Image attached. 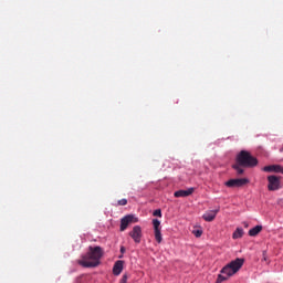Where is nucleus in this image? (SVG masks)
<instances>
[{
	"label": "nucleus",
	"mask_w": 283,
	"mask_h": 283,
	"mask_svg": "<svg viewBox=\"0 0 283 283\" xmlns=\"http://www.w3.org/2000/svg\"><path fill=\"white\" fill-rule=\"evenodd\" d=\"M101 258H103V248L90 247L88 252L77 260V264L84 269H96L101 264Z\"/></svg>",
	"instance_id": "1"
},
{
	"label": "nucleus",
	"mask_w": 283,
	"mask_h": 283,
	"mask_svg": "<svg viewBox=\"0 0 283 283\" xmlns=\"http://www.w3.org/2000/svg\"><path fill=\"white\" fill-rule=\"evenodd\" d=\"M243 167L249 169L258 167V158L253 157L248 150H241L237 155L235 164L232 165V168L237 171L238 176H242V174H244Z\"/></svg>",
	"instance_id": "2"
},
{
	"label": "nucleus",
	"mask_w": 283,
	"mask_h": 283,
	"mask_svg": "<svg viewBox=\"0 0 283 283\" xmlns=\"http://www.w3.org/2000/svg\"><path fill=\"white\" fill-rule=\"evenodd\" d=\"M242 266H244V259L237 258L235 260L231 261L226 266H223L220 273L221 275H224L227 280H229L230 277H233V275H235V273H238V271H240Z\"/></svg>",
	"instance_id": "3"
},
{
	"label": "nucleus",
	"mask_w": 283,
	"mask_h": 283,
	"mask_svg": "<svg viewBox=\"0 0 283 283\" xmlns=\"http://www.w3.org/2000/svg\"><path fill=\"white\" fill-rule=\"evenodd\" d=\"M282 177H277L275 175L268 176V189L269 191H277L282 189Z\"/></svg>",
	"instance_id": "4"
},
{
	"label": "nucleus",
	"mask_w": 283,
	"mask_h": 283,
	"mask_svg": "<svg viewBox=\"0 0 283 283\" xmlns=\"http://www.w3.org/2000/svg\"><path fill=\"white\" fill-rule=\"evenodd\" d=\"M138 222V218L134 214H128L122 218L119 231H126L129 224Z\"/></svg>",
	"instance_id": "5"
},
{
	"label": "nucleus",
	"mask_w": 283,
	"mask_h": 283,
	"mask_svg": "<svg viewBox=\"0 0 283 283\" xmlns=\"http://www.w3.org/2000/svg\"><path fill=\"white\" fill-rule=\"evenodd\" d=\"M129 235L133 238L136 244H140V240L143 238V229L140 228V226H135L129 232Z\"/></svg>",
	"instance_id": "6"
},
{
	"label": "nucleus",
	"mask_w": 283,
	"mask_h": 283,
	"mask_svg": "<svg viewBox=\"0 0 283 283\" xmlns=\"http://www.w3.org/2000/svg\"><path fill=\"white\" fill-rule=\"evenodd\" d=\"M247 182H249V179H230L226 182V187H244V185H247Z\"/></svg>",
	"instance_id": "7"
},
{
	"label": "nucleus",
	"mask_w": 283,
	"mask_h": 283,
	"mask_svg": "<svg viewBox=\"0 0 283 283\" xmlns=\"http://www.w3.org/2000/svg\"><path fill=\"white\" fill-rule=\"evenodd\" d=\"M263 171L268 174H283V167L280 165H270L263 167Z\"/></svg>",
	"instance_id": "8"
},
{
	"label": "nucleus",
	"mask_w": 283,
	"mask_h": 283,
	"mask_svg": "<svg viewBox=\"0 0 283 283\" xmlns=\"http://www.w3.org/2000/svg\"><path fill=\"white\" fill-rule=\"evenodd\" d=\"M125 266V261L123 260H118L114 263L113 266V275H120V273H123V269Z\"/></svg>",
	"instance_id": "9"
},
{
	"label": "nucleus",
	"mask_w": 283,
	"mask_h": 283,
	"mask_svg": "<svg viewBox=\"0 0 283 283\" xmlns=\"http://www.w3.org/2000/svg\"><path fill=\"white\" fill-rule=\"evenodd\" d=\"M196 191L195 188H189L187 190H177L175 191L174 196L175 198H187L188 196H191Z\"/></svg>",
	"instance_id": "10"
},
{
	"label": "nucleus",
	"mask_w": 283,
	"mask_h": 283,
	"mask_svg": "<svg viewBox=\"0 0 283 283\" xmlns=\"http://www.w3.org/2000/svg\"><path fill=\"white\" fill-rule=\"evenodd\" d=\"M218 211L219 210H210V211L206 212L202 216L203 220H206V222H213V220H216V216H218Z\"/></svg>",
	"instance_id": "11"
},
{
	"label": "nucleus",
	"mask_w": 283,
	"mask_h": 283,
	"mask_svg": "<svg viewBox=\"0 0 283 283\" xmlns=\"http://www.w3.org/2000/svg\"><path fill=\"white\" fill-rule=\"evenodd\" d=\"M261 231H262V226H256L249 230V235L251 238H255V235H258V233H260Z\"/></svg>",
	"instance_id": "12"
},
{
	"label": "nucleus",
	"mask_w": 283,
	"mask_h": 283,
	"mask_svg": "<svg viewBox=\"0 0 283 283\" xmlns=\"http://www.w3.org/2000/svg\"><path fill=\"white\" fill-rule=\"evenodd\" d=\"M244 235V230L242 228H237L232 234L233 240H240Z\"/></svg>",
	"instance_id": "13"
},
{
	"label": "nucleus",
	"mask_w": 283,
	"mask_h": 283,
	"mask_svg": "<svg viewBox=\"0 0 283 283\" xmlns=\"http://www.w3.org/2000/svg\"><path fill=\"white\" fill-rule=\"evenodd\" d=\"M154 233L156 242L160 244V242H163V233L160 232V230H154Z\"/></svg>",
	"instance_id": "14"
},
{
	"label": "nucleus",
	"mask_w": 283,
	"mask_h": 283,
	"mask_svg": "<svg viewBox=\"0 0 283 283\" xmlns=\"http://www.w3.org/2000/svg\"><path fill=\"white\" fill-rule=\"evenodd\" d=\"M153 227H154V231L160 230V220L153 219Z\"/></svg>",
	"instance_id": "15"
},
{
	"label": "nucleus",
	"mask_w": 283,
	"mask_h": 283,
	"mask_svg": "<svg viewBox=\"0 0 283 283\" xmlns=\"http://www.w3.org/2000/svg\"><path fill=\"white\" fill-rule=\"evenodd\" d=\"M227 282V277L223 274H219L216 283Z\"/></svg>",
	"instance_id": "16"
},
{
	"label": "nucleus",
	"mask_w": 283,
	"mask_h": 283,
	"mask_svg": "<svg viewBox=\"0 0 283 283\" xmlns=\"http://www.w3.org/2000/svg\"><path fill=\"white\" fill-rule=\"evenodd\" d=\"M153 216H155V217H157V218H163V210L156 209V210L153 212Z\"/></svg>",
	"instance_id": "17"
},
{
	"label": "nucleus",
	"mask_w": 283,
	"mask_h": 283,
	"mask_svg": "<svg viewBox=\"0 0 283 283\" xmlns=\"http://www.w3.org/2000/svg\"><path fill=\"white\" fill-rule=\"evenodd\" d=\"M127 280H129V274H128V273H125V274L122 276L119 283H127Z\"/></svg>",
	"instance_id": "18"
},
{
	"label": "nucleus",
	"mask_w": 283,
	"mask_h": 283,
	"mask_svg": "<svg viewBox=\"0 0 283 283\" xmlns=\"http://www.w3.org/2000/svg\"><path fill=\"white\" fill-rule=\"evenodd\" d=\"M193 235L197 238H201L202 237V230L198 229V230H193L192 231Z\"/></svg>",
	"instance_id": "19"
},
{
	"label": "nucleus",
	"mask_w": 283,
	"mask_h": 283,
	"mask_svg": "<svg viewBox=\"0 0 283 283\" xmlns=\"http://www.w3.org/2000/svg\"><path fill=\"white\" fill-rule=\"evenodd\" d=\"M119 207H125L127 205V199H120L118 200Z\"/></svg>",
	"instance_id": "20"
},
{
	"label": "nucleus",
	"mask_w": 283,
	"mask_h": 283,
	"mask_svg": "<svg viewBox=\"0 0 283 283\" xmlns=\"http://www.w3.org/2000/svg\"><path fill=\"white\" fill-rule=\"evenodd\" d=\"M119 251H120L122 255L125 254V251H126L125 247L122 245Z\"/></svg>",
	"instance_id": "21"
},
{
	"label": "nucleus",
	"mask_w": 283,
	"mask_h": 283,
	"mask_svg": "<svg viewBox=\"0 0 283 283\" xmlns=\"http://www.w3.org/2000/svg\"><path fill=\"white\" fill-rule=\"evenodd\" d=\"M263 261L266 262V251H263Z\"/></svg>",
	"instance_id": "22"
},
{
	"label": "nucleus",
	"mask_w": 283,
	"mask_h": 283,
	"mask_svg": "<svg viewBox=\"0 0 283 283\" xmlns=\"http://www.w3.org/2000/svg\"><path fill=\"white\" fill-rule=\"evenodd\" d=\"M118 258H119V260L123 259V254H120Z\"/></svg>",
	"instance_id": "23"
}]
</instances>
